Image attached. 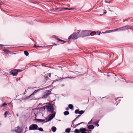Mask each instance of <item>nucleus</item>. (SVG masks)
I'll use <instances>...</instances> for the list:
<instances>
[{
  "label": "nucleus",
  "mask_w": 133,
  "mask_h": 133,
  "mask_svg": "<svg viewBox=\"0 0 133 133\" xmlns=\"http://www.w3.org/2000/svg\"><path fill=\"white\" fill-rule=\"evenodd\" d=\"M90 30H85L84 31H82L81 32V34H80L79 35V36L82 37H84L87 36H88L90 35L92 36V32Z\"/></svg>",
  "instance_id": "1"
},
{
  "label": "nucleus",
  "mask_w": 133,
  "mask_h": 133,
  "mask_svg": "<svg viewBox=\"0 0 133 133\" xmlns=\"http://www.w3.org/2000/svg\"><path fill=\"white\" fill-rule=\"evenodd\" d=\"M45 106L48 111L51 113H52L54 112V109L52 104H48V105H46Z\"/></svg>",
  "instance_id": "2"
},
{
  "label": "nucleus",
  "mask_w": 133,
  "mask_h": 133,
  "mask_svg": "<svg viewBox=\"0 0 133 133\" xmlns=\"http://www.w3.org/2000/svg\"><path fill=\"white\" fill-rule=\"evenodd\" d=\"M79 35L78 33H76V32H74L69 37L68 39L70 40L71 39H76L78 37H80L79 36Z\"/></svg>",
  "instance_id": "3"
},
{
  "label": "nucleus",
  "mask_w": 133,
  "mask_h": 133,
  "mask_svg": "<svg viewBox=\"0 0 133 133\" xmlns=\"http://www.w3.org/2000/svg\"><path fill=\"white\" fill-rule=\"evenodd\" d=\"M128 26L126 25L116 29H115V31H120L125 30L128 28Z\"/></svg>",
  "instance_id": "4"
},
{
  "label": "nucleus",
  "mask_w": 133,
  "mask_h": 133,
  "mask_svg": "<svg viewBox=\"0 0 133 133\" xmlns=\"http://www.w3.org/2000/svg\"><path fill=\"white\" fill-rule=\"evenodd\" d=\"M38 128V127L37 124H33L30 126L29 130H37Z\"/></svg>",
  "instance_id": "5"
},
{
  "label": "nucleus",
  "mask_w": 133,
  "mask_h": 133,
  "mask_svg": "<svg viewBox=\"0 0 133 133\" xmlns=\"http://www.w3.org/2000/svg\"><path fill=\"white\" fill-rule=\"evenodd\" d=\"M51 94V91L50 90H47L44 92V94L42 96V98H46L48 96Z\"/></svg>",
  "instance_id": "6"
},
{
  "label": "nucleus",
  "mask_w": 133,
  "mask_h": 133,
  "mask_svg": "<svg viewBox=\"0 0 133 133\" xmlns=\"http://www.w3.org/2000/svg\"><path fill=\"white\" fill-rule=\"evenodd\" d=\"M55 114L56 112H55L51 115L48 118V120L46 121V122H48L51 121L53 118L55 117Z\"/></svg>",
  "instance_id": "7"
},
{
  "label": "nucleus",
  "mask_w": 133,
  "mask_h": 133,
  "mask_svg": "<svg viewBox=\"0 0 133 133\" xmlns=\"http://www.w3.org/2000/svg\"><path fill=\"white\" fill-rule=\"evenodd\" d=\"M85 128L82 127L80 128V132L81 133H87L86 131H88Z\"/></svg>",
  "instance_id": "8"
},
{
  "label": "nucleus",
  "mask_w": 133,
  "mask_h": 133,
  "mask_svg": "<svg viewBox=\"0 0 133 133\" xmlns=\"http://www.w3.org/2000/svg\"><path fill=\"white\" fill-rule=\"evenodd\" d=\"M18 70H14L11 72V74L13 76L17 75L18 74Z\"/></svg>",
  "instance_id": "9"
},
{
  "label": "nucleus",
  "mask_w": 133,
  "mask_h": 133,
  "mask_svg": "<svg viewBox=\"0 0 133 133\" xmlns=\"http://www.w3.org/2000/svg\"><path fill=\"white\" fill-rule=\"evenodd\" d=\"M40 90H39V89H38L37 90H35L33 93H32L29 96H28V97L30 98L32 97V96L34 95L36 93H37L38 91H39Z\"/></svg>",
  "instance_id": "10"
},
{
  "label": "nucleus",
  "mask_w": 133,
  "mask_h": 133,
  "mask_svg": "<svg viewBox=\"0 0 133 133\" xmlns=\"http://www.w3.org/2000/svg\"><path fill=\"white\" fill-rule=\"evenodd\" d=\"M20 128L18 126L15 128V131L17 132V133H20Z\"/></svg>",
  "instance_id": "11"
},
{
  "label": "nucleus",
  "mask_w": 133,
  "mask_h": 133,
  "mask_svg": "<svg viewBox=\"0 0 133 133\" xmlns=\"http://www.w3.org/2000/svg\"><path fill=\"white\" fill-rule=\"evenodd\" d=\"M101 32L99 31H97L96 32L95 31L92 32V35H100Z\"/></svg>",
  "instance_id": "12"
},
{
  "label": "nucleus",
  "mask_w": 133,
  "mask_h": 133,
  "mask_svg": "<svg viewBox=\"0 0 133 133\" xmlns=\"http://www.w3.org/2000/svg\"><path fill=\"white\" fill-rule=\"evenodd\" d=\"M94 125H90L88 127V129H94Z\"/></svg>",
  "instance_id": "13"
},
{
  "label": "nucleus",
  "mask_w": 133,
  "mask_h": 133,
  "mask_svg": "<svg viewBox=\"0 0 133 133\" xmlns=\"http://www.w3.org/2000/svg\"><path fill=\"white\" fill-rule=\"evenodd\" d=\"M99 121V120L95 122H94V124L96 126H97V127H98L99 126V124H98Z\"/></svg>",
  "instance_id": "14"
},
{
  "label": "nucleus",
  "mask_w": 133,
  "mask_h": 133,
  "mask_svg": "<svg viewBox=\"0 0 133 133\" xmlns=\"http://www.w3.org/2000/svg\"><path fill=\"white\" fill-rule=\"evenodd\" d=\"M56 128L55 127H52L51 128V130L52 131L55 132L56 130Z\"/></svg>",
  "instance_id": "15"
},
{
  "label": "nucleus",
  "mask_w": 133,
  "mask_h": 133,
  "mask_svg": "<svg viewBox=\"0 0 133 133\" xmlns=\"http://www.w3.org/2000/svg\"><path fill=\"white\" fill-rule=\"evenodd\" d=\"M74 132L75 133H79V132H80V129H76L74 131Z\"/></svg>",
  "instance_id": "16"
},
{
  "label": "nucleus",
  "mask_w": 133,
  "mask_h": 133,
  "mask_svg": "<svg viewBox=\"0 0 133 133\" xmlns=\"http://www.w3.org/2000/svg\"><path fill=\"white\" fill-rule=\"evenodd\" d=\"M71 130V129L70 128H67L65 130V132L66 133H69L70 132Z\"/></svg>",
  "instance_id": "17"
},
{
  "label": "nucleus",
  "mask_w": 133,
  "mask_h": 133,
  "mask_svg": "<svg viewBox=\"0 0 133 133\" xmlns=\"http://www.w3.org/2000/svg\"><path fill=\"white\" fill-rule=\"evenodd\" d=\"M68 107L70 109H72L74 107L71 104H69L68 105Z\"/></svg>",
  "instance_id": "18"
},
{
  "label": "nucleus",
  "mask_w": 133,
  "mask_h": 133,
  "mask_svg": "<svg viewBox=\"0 0 133 133\" xmlns=\"http://www.w3.org/2000/svg\"><path fill=\"white\" fill-rule=\"evenodd\" d=\"M114 54L113 53H110V54H109V56L110 57L113 58L114 57Z\"/></svg>",
  "instance_id": "19"
},
{
  "label": "nucleus",
  "mask_w": 133,
  "mask_h": 133,
  "mask_svg": "<svg viewBox=\"0 0 133 133\" xmlns=\"http://www.w3.org/2000/svg\"><path fill=\"white\" fill-rule=\"evenodd\" d=\"M46 106L45 105L43 107H41L40 108V110L41 111H44L45 109Z\"/></svg>",
  "instance_id": "20"
},
{
  "label": "nucleus",
  "mask_w": 133,
  "mask_h": 133,
  "mask_svg": "<svg viewBox=\"0 0 133 133\" xmlns=\"http://www.w3.org/2000/svg\"><path fill=\"white\" fill-rule=\"evenodd\" d=\"M69 112L68 111H65L64 112V114L65 115H69Z\"/></svg>",
  "instance_id": "21"
},
{
  "label": "nucleus",
  "mask_w": 133,
  "mask_h": 133,
  "mask_svg": "<svg viewBox=\"0 0 133 133\" xmlns=\"http://www.w3.org/2000/svg\"><path fill=\"white\" fill-rule=\"evenodd\" d=\"M24 54L26 56H27L29 55V53L27 51H24Z\"/></svg>",
  "instance_id": "22"
},
{
  "label": "nucleus",
  "mask_w": 133,
  "mask_h": 133,
  "mask_svg": "<svg viewBox=\"0 0 133 133\" xmlns=\"http://www.w3.org/2000/svg\"><path fill=\"white\" fill-rule=\"evenodd\" d=\"M85 111L83 110H81L79 111V114L81 115L83 114L84 112Z\"/></svg>",
  "instance_id": "23"
},
{
  "label": "nucleus",
  "mask_w": 133,
  "mask_h": 133,
  "mask_svg": "<svg viewBox=\"0 0 133 133\" xmlns=\"http://www.w3.org/2000/svg\"><path fill=\"white\" fill-rule=\"evenodd\" d=\"M35 120H37V122H42V119H35Z\"/></svg>",
  "instance_id": "24"
},
{
  "label": "nucleus",
  "mask_w": 133,
  "mask_h": 133,
  "mask_svg": "<svg viewBox=\"0 0 133 133\" xmlns=\"http://www.w3.org/2000/svg\"><path fill=\"white\" fill-rule=\"evenodd\" d=\"M8 114H9L8 113L7 111H6V112H5L4 114L5 117L6 118L7 117L6 115H8Z\"/></svg>",
  "instance_id": "25"
},
{
  "label": "nucleus",
  "mask_w": 133,
  "mask_h": 133,
  "mask_svg": "<svg viewBox=\"0 0 133 133\" xmlns=\"http://www.w3.org/2000/svg\"><path fill=\"white\" fill-rule=\"evenodd\" d=\"M79 111L78 110L76 109V110H75V113L76 114H77L78 113L79 114Z\"/></svg>",
  "instance_id": "26"
},
{
  "label": "nucleus",
  "mask_w": 133,
  "mask_h": 133,
  "mask_svg": "<svg viewBox=\"0 0 133 133\" xmlns=\"http://www.w3.org/2000/svg\"><path fill=\"white\" fill-rule=\"evenodd\" d=\"M55 38L56 39H57L58 40V41H64L63 40H62V39H59L58 38H57V37L56 36H55Z\"/></svg>",
  "instance_id": "27"
},
{
  "label": "nucleus",
  "mask_w": 133,
  "mask_h": 133,
  "mask_svg": "<svg viewBox=\"0 0 133 133\" xmlns=\"http://www.w3.org/2000/svg\"><path fill=\"white\" fill-rule=\"evenodd\" d=\"M58 9H59V11H63L64 10V8H59Z\"/></svg>",
  "instance_id": "28"
},
{
  "label": "nucleus",
  "mask_w": 133,
  "mask_h": 133,
  "mask_svg": "<svg viewBox=\"0 0 133 133\" xmlns=\"http://www.w3.org/2000/svg\"><path fill=\"white\" fill-rule=\"evenodd\" d=\"M38 129L39 130L41 131H43V129L42 128H38Z\"/></svg>",
  "instance_id": "29"
},
{
  "label": "nucleus",
  "mask_w": 133,
  "mask_h": 133,
  "mask_svg": "<svg viewBox=\"0 0 133 133\" xmlns=\"http://www.w3.org/2000/svg\"><path fill=\"white\" fill-rule=\"evenodd\" d=\"M4 51L7 54H8L9 53V51L7 49H4Z\"/></svg>",
  "instance_id": "30"
},
{
  "label": "nucleus",
  "mask_w": 133,
  "mask_h": 133,
  "mask_svg": "<svg viewBox=\"0 0 133 133\" xmlns=\"http://www.w3.org/2000/svg\"><path fill=\"white\" fill-rule=\"evenodd\" d=\"M77 32H76V33H78V35H79L80 34H81V32L79 33V32L81 31V30H77Z\"/></svg>",
  "instance_id": "31"
},
{
  "label": "nucleus",
  "mask_w": 133,
  "mask_h": 133,
  "mask_svg": "<svg viewBox=\"0 0 133 133\" xmlns=\"http://www.w3.org/2000/svg\"><path fill=\"white\" fill-rule=\"evenodd\" d=\"M76 118H75L73 121L72 122V125L73 124L74 122L76 121Z\"/></svg>",
  "instance_id": "32"
},
{
  "label": "nucleus",
  "mask_w": 133,
  "mask_h": 133,
  "mask_svg": "<svg viewBox=\"0 0 133 133\" xmlns=\"http://www.w3.org/2000/svg\"><path fill=\"white\" fill-rule=\"evenodd\" d=\"M109 31H110V32H114V31H116L115 29L112 30H109Z\"/></svg>",
  "instance_id": "33"
},
{
  "label": "nucleus",
  "mask_w": 133,
  "mask_h": 133,
  "mask_svg": "<svg viewBox=\"0 0 133 133\" xmlns=\"http://www.w3.org/2000/svg\"><path fill=\"white\" fill-rule=\"evenodd\" d=\"M6 105H7V104L5 103H3V104H2V106H3V107L5 106H6Z\"/></svg>",
  "instance_id": "34"
},
{
  "label": "nucleus",
  "mask_w": 133,
  "mask_h": 133,
  "mask_svg": "<svg viewBox=\"0 0 133 133\" xmlns=\"http://www.w3.org/2000/svg\"><path fill=\"white\" fill-rule=\"evenodd\" d=\"M110 31H109V30H107V31H105V33H110Z\"/></svg>",
  "instance_id": "35"
},
{
  "label": "nucleus",
  "mask_w": 133,
  "mask_h": 133,
  "mask_svg": "<svg viewBox=\"0 0 133 133\" xmlns=\"http://www.w3.org/2000/svg\"><path fill=\"white\" fill-rule=\"evenodd\" d=\"M64 10H69V8H64Z\"/></svg>",
  "instance_id": "36"
},
{
  "label": "nucleus",
  "mask_w": 133,
  "mask_h": 133,
  "mask_svg": "<svg viewBox=\"0 0 133 133\" xmlns=\"http://www.w3.org/2000/svg\"><path fill=\"white\" fill-rule=\"evenodd\" d=\"M92 120H91L90 122H89L88 123V124H91V123H92Z\"/></svg>",
  "instance_id": "37"
},
{
  "label": "nucleus",
  "mask_w": 133,
  "mask_h": 133,
  "mask_svg": "<svg viewBox=\"0 0 133 133\" xmlns=\"http://www.w3.org/2000/svg\"><path fill=\"white\" fill-rule=\"evenodd\" d=\"M28 128L26 127L25 128V132L26 131H28Z\"/></svg>",
  "instance_id": "38"
},
{
  "label": "nucleus",
  "mask_w": 133,
  "mask_h": 133,
  "mask_svg": "<svg viewBox=\"0 0 133 133\" xmlns=\"http://www.w3.org/2000/svg\"><path fill=\"white\" fill-rule=\"evenodd\" d=\"M104 14H105L107 13L106 11V10H104Z\"/></svg>",
  "instance_id": "39"
},
{
  "label": "nucleus",
  "mask_w": 133,
  "mask_h": 133,
  "mask_svg": "<svg viewBox=\"0 0 133 133\" xmlns=\"http://www.w3.org/2000/svg\"><path fill=\"white\" fill-rule=\"evenodd\" d=\"M45 119H42V122H46V121H45Z\"/></svg>",
  "instance_id": "40"
},
{
  "label": "nucleus",
  "mask_w": 133,
  "mask_h": 133,
  "mask_svg": "<svg viewBox=\"0 0 133 133\" xmlns=\"http://www.w3.org/2000/svg\"><path fill=\"white\" fill-rule=\"evenodd\" d=\"M108 10H109V11H111V12H112V11L111 10H110V8H108Z\"/></svg>",
  "instance_id": "41"
},
{
  "label": "nucleus",
  "mask_w": 133,
  "mask_h": 133,
  "mask_svg": "<svg viewBox=\"0 0 133 133\" xmlns=\"http://www.w3.org/2000/svg\"><path fill=\"white\" fill-rule=\"evenodd\" d=\"M49 76L50 77H51V73H49Z\"/></svg>",
  "instance_id": "42"
},
{
  "label": "nucleus",
  "mask_w": 133,
  "mask_h": 133,
  "mask_svg": "<svg viewBox=\"0 0 133 133\" xmlns=\"http://www.w3.org/2000/svg\"><path fill=\"white\" fill-rule=\"evenodd\" d=\"M65 109H66V110H69V108L68 107H67Z\"/></svg>",
  "instance_id": "43"
},
{
  "label": "nucleus",
  "mask_w": 133,
  "mask_h": 133,
  "mask_svg": "<svg viewBox=\"0 0 133 133\" xmlns=\"http://www.w3.org/2000/svg\"><path fill=\"white\" fill-rule=\"evenodd\" d=\"M80 115H78V116L76 118V119H77L78 118V117H80Z\"/></svg>",
  "instance_id": "44"
},
{
  "label": "nucleus",
  "mask_w": 133,
  "mask_h": 133,
  "mask_svg": "<svg viewBox=\"0 0 133 133\" xmlns=\"http://www.w3.org/2000/svg\"><path fill=\"white\" fill-rule=\"evenodd\" d=\"M38 47L40 48H44V46H38Z\"/></svg>",
  "instance_id": "45"
},
{
  "label": "nucleus",
  "mask_w": 133,
  "mask_h": 133,
  "mask_svg": "<svg viewBox=\"0 0 133 133\" xmlns=\"http://www.w3.org/2000/svg\"><path fill=\"white\" fill-rule=\"evenodd\" d=\"M105 3H108V2H107V0H105Z\"/></svg>",
  "instance_id": "46"
},
{
  "label": "nucleus",
  "mask_w": 133,
  "mask_h": 133,
  "mask_svg": "<svg viewBox=\"0 0 133 133\" xmlns=\"http://www.w3.org/2000/svg\"><path fill=\"white\" fill-rule=\"evenodd\" d=\"M72 9V8H69V10H71Z\"/></svg>",
  "instance_id": "47"
},
{
  "label": "nucleus",
  "mask_w": 133,
  "mask_h": 133,
  "mask_svg": "<svg viewBox=\"0 0 133 133\" xmlns=\"http://www.w3.org/2000/svg\"><path fill=\"white\" fill-rule=\"evenodd\" d=\"M78 125H79L81 124V123L77 124Z\"/></svg>",
  "instance_id": "48"
},
{
  "label": "nucleus",
  "mask_w": 133,
  "mask_h": 133,
  "mask_svg": "<svg viewBox=\"0 0 133 133\" xmlns=\"http://www.w3.org/2000/svg\"><path fill=\"white\" fill-rule=\"evenodd\" d=\"M78 126V124H77L75 125V127H76Z\"/></svg>",
  "instance_id": "49"
},
{
  "label": "nucleus",
  "mask_w": 133,
  "mask_h": 133,
  "mask_svg": "<svg viewBox=\"0 0 133 133\" xmlns=\"http://www.w3.org/2000/svg\"><path fill=\"white\" fill-rule=\"evenodd\" d=\"M129 20V19H126L125 20L126 21H127Z\"/></svg>",
  "instance_id": "50"
},
{
  "label": "nucleus",
  "mask_w": 133,
  "mask_h": 133,
  "mask_svg": "<svg viewBox=\"0 0 133 133\" xmlns=\"http://www.w3.org/2000/svg\"><path fill=\"white\" fill-rule=\"evenodd\" d=\"M81 123V124H82V123H84V122H82Z\"/></svg>",
  "instance_id": "51"
},
{
  "label": "nucleus",
  "mask_w": 133,
  "mask_h": 133,
  "mask_svg": "<svg viewBox=\"0 0 133 133\" xmlns=\"http://www.w3.org/2000/svg\"><path fill=\"white\" fill-rule=\"evenodd\" d=\"M52 44L55 45H56V44H55V43H53Z\"/></svg>",
  "instance_id": "52"
},
{
  "label": "nucleus",
  "mask_w": 133,
  "mask_h": 133,
  "mask_svg": "<svg viewBox=\"0 0 133 133\" xmlns=\"http://www.w3.org/2000/svg\"><path fill=\"white\" fill-rule=\"evenodd\" d=\"M16 116H17V117H18V114H16Z\"/></svg>",
  "instance_id": "53"
},
{
  "label": "nucleus",
  "mask_w": 133,
  "mask_h": 133,
  "mask_svg": "<svg viewBox=\"0 0 133 133\" xmlns=\"http://www.w3.org/2000/svg\"><path fill=\"white\" fill-rule=\"evenodd\" d=\"M25 94V92H24L23 93V95H24Z\"/></svg>",
  "instance_id": "54"
},
{
  "label": "nucleus",
  "mask_w": 133,
  "mask_h": 133,
  "mask_svg": "<svg viewBox=\"0 0 133 133\" xmlns=\"http://www.w3.org/2000/svg\"><path fill=\"white\" fill-rule=\"evenodd\" d=\"M1 45V44H0V46H1V45Z\"/></svg>",
  "instance_id": "55"
},
{
  "label": "nucleus",
  "mask_w": 133,
  "mask_h": 133,
  "mask_svg": "<svg viewBox=\"0 0 133 133\" xmlns=\"http://www.w3.org/2000/svg\"><path fill=\"white\" fill-rule=\"evenodd\" d=\"M125 21H125V20L123 21V22H125Z\"/></svg>",
  "instance_id": "56"
},
{
  "label": "nucleus",
  "mask_w": 133,
  "mask_h": 133,
  "mask_svg": "<svg viewBox=\"0 0 133 133\" xmlns=\"http://www.w3.org/2000/svg\"><path fill=\"white\" fill-rule=\"evenodd\" d=\"M58 81V80H57L56 79V80L55 81Z\"/></svg>",
  "instance_id": "57"
},
{
  "label": "nucleus",
  "mask_w": 133,
  "mask_h": 133,
  "mask_svg": "<svg viewBox=\"0 0 133 133\" xmlns=\"http://www.w3.org/2000/svg\"><path fill=\"white\" fill-rule=\"evenodd\" d=\"M35 46V47H36V46Z\"/></svg>",
  "instance_id": "58"
},
{
  "label": "nucleus",
  "mask_w": 133,
  "mask_h": 133,
  "mask_svg": "<svg viewBox=\"0 0 133 133\" xmlns=\"http://www.w3.org/2000/svg\"><path fill=\"white\" fill-rule=\"evenodd\" d=\"M60 78V79H62V78H61V77Z\"/></svg>",
  "instance_id": "59"
},
{
  "label": "nucleus",
  "mask_w": 133,
  "mask_h": 133,
  "mask_svg": "<svg viewBox=\"0 0 133 133\" xmlns=\"http://www.w3.org/2000/svg\"><path fill=\"white\" fill-rule=\"evenodd\" d=\"M25 92H26V90H25Z\"/></svg>",
  "instance_id": "60"
}]
</instances>
